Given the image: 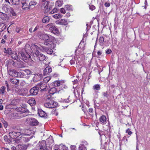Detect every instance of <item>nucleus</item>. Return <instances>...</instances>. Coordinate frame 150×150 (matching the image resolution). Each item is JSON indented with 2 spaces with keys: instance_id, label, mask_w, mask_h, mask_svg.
Returning <instances> with one entry per match:
<instances>
[{
  "instance_id": "59",
  "label": "nucleus",
  "mask_w": 150,
  "mask_h": 150,
  "mask_svg": "<svg viewBox=\"0 0 150 150\" xmlns=\"http://www.w3.org/2000/svg\"><path fill=\"white\" fill-rule=\"evenodd\" d=\"M112 52V51L111 50L108 49L106 51V53L107 54H109Z\"/></svg>"
},
{
  "instance_id": "37",
  "label": "nucleus",
  "mask_w": 150,
  "mask_h": 150,
  "mask_svg": "<svg viewBox=\"0 0 150 150\" xmlns=\"http://www.w3.org/2000/svg\"><path fill=\"white\" fill-rule=\"evenodd\" d=\"M65 7L68 10L72 11L73 10V7L71 5H67L65 6Z\"/></svg>"
},
{
  "instance_id": "36",
  "label": "nucleus",
  "mask_w": 150,
  "mask_h": 150,
  "mask_svg": "<svg viewBox=\"0 0 150 150\" xmlns=\"http://www.w3.org/2000/svg\"><path fill=\"white\" fill-rule=\"evenodd\" d=\"M44 44L46 45H48V44H51L52 43V41H50L49 39H47L44 42Z\"/></svg>"
},
{
  "instance_id": "44",
  "label": "nucleus",
  "mask_w": 150,
  "mask_h": 150,
  "mask_svg": "<svg viewBox=\"0 0 150 150\" xmlns=\"http://www.w3.org/2000/svg\"><path fill=\"white\" fill-rule=\"evenodd\" d=\"M5 89V87L3 86L1 87L0 90V93L3 94L4 93V91Z\"/></svg>"
},
{
  "instance_id": "33",
  "label": "nucleus",
  "mask_w": 150,
  "mask_h": 150,
  "mask_svg": "<svg viewBox=\"0 0 150 150\" xmlns=\"http://www.w3.org/2000/svg\"><path fill=\"white\" fill-rule=\"evenodd\" d=\"M4 138L5 141L7 143L10 144L11 142V141L8 138V137L7 136H4Z\"/></svg>"
},
{
  "instance_id": "18",
  "label": "nucleus",
  "mask_w": 150,
  "mask_h": 150,
  "mask_svg": "<svg viewBox=\"0 0 150 150\" xmlns=\"http://www.w3.org/2000/svg\"><path fill=\"white\" fill-rule=\"evenodd\" d=\"M28 103L29 104L33 106L36 104V102L34 98H33L28 100Z\"/></svg>"
},
{
  "instance_id": "24",
  "label": "nucleus",
  "mask_w": 150,
  "mask_h": 150,
  "mask_svg": "<svg viewBox=\"0 0 150 150\" xmlns=\"http://www.w3.org/2000/svg\"><path fill=\"white\" fill-rule=\"evenodd\" d=\"M18 93L20 95L24 96L25 95V90L23 88L18 89Z\"/></svg>"
},
{
  "instance_id": "16",
  "label": "nucleus",
  "mask_w": 150,
  "mask_h": 150,
  "mask_svg": "<svg viewBox=\"0 0 150 150\" xmlns=\"http://www.w3.org/2000/svg\"><path fill=\"white\" fill-rule=\"evenodd\" d=\"M10 81L12 83L16 85H18L19 83V81L15 78H12L10 79Z\"/></svg>"
},
{
  "instance_id": "52",
  "label": "nucleus",
  "mask_w": 150,
  "mask_h": 150,
  "mask_svg": "<svg viewBox=\"0 0 150 150\" xmlns=\"http://www.w3.org/2000/svg\"><path fill=\"white\" fill-rule=\"evenodd\" d=\"M96 8L93 5H91L89 6V8L91 10H93L95 9Z\"/></svg>"
},
{
  "instance_id": "29",
  "label": "nucleus",
  "mask_w": 150,
  "mask_h": 150,
  "mask_svg": "<svg viewBox=\"0 0 150 150\" xmlns=\"http://www.w3.org/2000/svg\"><path fill=\"white\" fill-rule=\"evenodd\" d=\"M6 26L5 24L2 23L0 25V30H1V31H3L6 29Z\"/></svg>"
},
{
  "instance_id": "19",
  "label": "nucleus",
  "mask_w": 150,
  "mask_h": 150,
  "mask_svg": "<svg viewBox=\"0 0 150 150\" xmlns=\"http://www.w3.org/2000/svg\"><path fill=\"white\" fill-rule=\"evenodd\" d=\"M50 108H55L57 105V103L53 100H50Z\"/></svg>"
},
{
  "instance_id": "10",
  "label": "nucleus",
  "mask_w": 150,
  "mask_h": 150,
  "mask_svg": "<svg viewBox=\"0 0 150 150\" xmlns=\"http://www.w3.org/2000/svg\"><path fill=\"white\" fill-rule=\"evenodd\" d=\"M37 54L40 61H42L44 60H46L47 59V57H46L44 55L40 52L39 51H37Z\"/></svg>"
},
{
  "instance_id": "62",
  "label": "nucleus",
  "mask_w": 150,
  "mask_h": 150,
  "mask_svg": "<svg viewBox=\"0 0 150 150\" xmlns=\"http://www.w3.org/2000/svg\"><path fill=\"white\" fill-rule=\"evenodd\" d=\"M89 112H93V109L92 108H90L89 109Z\"/></svg>"
},
{
  "instance_id": "23",
  "label": "nucleus",
  "mask_w": 150,
  "mask_h": 150,
  "mask_svg": "<svg viewBox=\"0 0 150 150\" xmlns=\"http://www.w3.org/2000/svg\"><path fill=\"white\" fill-rule=\"evenodd\" d=\"M56 92L57 89L55 87L51 88L49 91V93L52 95H53Z\"/></svg>"
},
{
  "instance_id": "2",
  "label": "nucleus",
  "mask_w": 150,
  "mask_h": 150,
  "mask_svg": "<svg viewBox=\"0 0 150 150\" xmlns=\"http://www.w3.org/2000/svg\"><path fill=\"white\" fill-rule=\"evenodd\" d=\"M19 57L25 62H26L28 59L30 58V56L26 52H24L23 50L18 53Z\"/></svg>"
},
{
  "instance_id": "51",
  "label": "nucleus",
  "mask_w": 150,
  "mask_h": 150,
  "mask_svg": "<svg viewBox=\"0 0 150 150\" xmlns=\"http://www.w3.org/2000/svg\"><path fill=\"white\" fill-rule=\"evenodd\" d=\"M50 94H49L46 96L45 98L46 99L50 100L51 99V96Z\"/></svg>"
},
{
  "instance_id": "58",
  "label": "nucleus",
  "mask_w": 150,
  "mask_h": 150,
  "mask_svg": "<svg viewBox=\"0 0 150 150\" xmlns=\"http://www.w3.org/2000/svg\"><path fill=\"white\" fill-rule=\"evenodd\" d=\"M104 5L105 6L107 7H109L110 6V3L107 2H105V3Z\"/></svg>"
},
{
  "instance_id": "35",
  "label": "nucleus",
  "mask_w": 150,
  "mask_h": 150,
  "mask_svg": "<svg viewBox=\"0 0 150 150\" xmlns=\"http://www.w3.org/2000/svg\"><path fill=\"white\" fill-rule=\"evenodd\" d=\"M93 89L94 90H99L100 89V85L98 84L95 85L93 86Z\"/></svg>"
},
{
  "instance_id": "45",
  "label": "nucleus",
  "mask_w": 150,
  "mask_h": 150,
  "mask_svg": "<svg viewBox=\"0 0 150 150\" xmlns=\"http://www.w3.org/2000/svg\"><path fill=\"white\" fill-rule=\"evenodd\" d=\"M18 149L19 150H25V147L21 145H19L18 146Z\"/></svg>"
},
{
  "instance_id": "56",
  "label": "nucleus",
  "mask_w": 150,
  "mask_h": 150,
  "mask_svg": "<svg viewBox=\"0 0 150 150\" xmlns=\"http://www.w3.org/2000/svg\"><path fill=\"white\" fill-rule=\"evenodd\" d=\"M62 147L63 149L62 150H68V148L67 147L63 145Z\"/></svg>"
},
{
  "instance_id": "47",
  "label": "nucleus",
  "mask_w": 150,
  "mask_h": 150,
  "mask_svg": "<svg viewBox=\"0 0 150 150\" xmlns=\"http://www.w3.org/2000/svg\"><path fill=\"white\" fill-rule=\"evenodd\" d=\"M4 124V127L6 128L7 127L8 125V124L7 122L4 120V119H3L2 120Z\"/></svg>"
},
{
  "instance_id": "1",
  "label": "nucleus",
  "mask_w": 150,
  "mask_h": 150,
  "mask_svg": "<svg viewBox=\"0 0 150 150\" xmlns=\"http://www.w3.org/2000/svg\"><path fill=\"white\" fill-rule=\"evenodd\" d=\"M21 135V133L20 132H11L9 133V136L11 138L16 139L15 141L16 143H19L21 142L20 139H16Z\"/></svg>"
},
{
  "instance_id": "25",
  "label": "nucleus",
  "mask_w": 150,
  "mask_h": 150,
  "mask_svg": "<svg viewBox=\"0 0 150 150\" xmlns=\"http://www.w3.org/2000/svg\"><path fill=\"white\" fill-rule=\"evenodd\" d=\"M63 83L62 81H55L53 83L54 86L56 87L59 86Z\"/></svg>"
},
{
  "instance_id": "6",
  "label": "nucleus",
  "mask_w": 150,
  "mask_h": 150,
  "mask_svg": "<svg viewBox=\"0 0 150 150\" xmlns=\"http://www.w3.org/2000/svg\"><path fill=\"white\" fill-rule=\"evenodd\" d=\"M26 122L29 125L36 126L38 124V122L36 119L34 118H28L26 120Z\"/></svg>"
},
{
  "instance_id": "32",
  "label": "nucleus",
  "mask_w": 150,
  "mask_h": 150,
  "mask_svg": "<svg viewBox=\"0 0 150 150\" xmlns=\"http://www.w3.org/2000/svg\"><path fill=\"white\" fill-rule=\"evenodd\" d=\"M29 1L30 3H29V5H30V7L36 4L37 2L35 0H29Z\"/></svg>"
},
{
  "instance_id": "26",
  "label": "nucleus",
  "mask_w": 150,
  "mask_h": 150,
  "mask_svg": "<svg viewBox=\"0 0 150 150\" xmlns=\"http://www.w3.org/2000/svg\"><path fill=\"white\" fill-rule=\"evenodd\" d=\"M4 53H6L7 54H11L12 52V50L11 48H8L6 49V48H4Z\"/></svg>"
},
{
  "instance_id": "43",
  "label": "nucleus",
  "mask_w": 150,
  "mask_h": 150,
  "mask_svg": "<svg viewBox=\"0 0 150 150\" xmlns=\"http://www.w3.org/2000/svg\"><path fill=\"white\" fill-rule=\"evenodd\" d=\"M50 101L49 102H47V103H45L44 104V106L46 108H50Z\"/></svg>"
},
{
  "instance_id": "13",
  "label": "nucleus",
  "mask_w": 150,
  "mask_h": 150,
  "mask_svg": "<svg viewBox=\"0 0 150 150\" xmlns=\"http://www.w3.org/2000/svg\"><path fill=\"white\" fill-rule=\"evenodd\" d=\"M11 7L6 4H3L2 5V9L6 13H7Z\"/></svg>"
},
{
  "instance_id": "55",
  "label": "nucleus",
  "mask_w": 150,
  "mask_h": 150,
  "mask_svg": "<svg viewBox=\"0 0 150 150\" xmlns=\"http://www.w3.org/2000/svg\"><path fill=\"white\" fill-rule=\"evenodd\" d=\"M39 28V26L38 25H37L35 28L33 30V32H35V31L37 30Z\"/></svg>"
},
{
  "instance_id": "49",
  "label": "nucleus",
  "mask_w": 150,
  "mask_h": 150,
  "mask_svg": "<svg viewBox=\"0 0 150 150\" xmlns=\"http://www.w3.org/2000/svg\"><path fill=\"white\" fill-rule=\"evenodd\" d=\"M99 41L100 45H101L103 44V42L104 41V38H99Z\"/></svg>"
},
{
  "instance_id": "57",
  "label": "nucleus",
  "mask_w": 150,
  "mask_h": 150,
  "mask_svg": "<svg viewBox=\"0 0 150 150\" xmlns=\"http://www.w3.org/2000/svg\"><path fill=\"white\" fill-rule=\"evenodd\" d=\"M108 95V92H103V95L104 97H107Z\"/></svg>"
},
{
  "instance_id": "4",
  "label": "nucleus",
  "mask_w": 150,
  "mask_h": 150,
  "mask_svg": "<svg viewBox=\"0 0 150 150\" xmlns=\"http://www.w3.org/2000/svg\"><path fill=\"white\" fill-rule=\"evenodd\" d=\"M37 86L38 87H39L41 91H47L49 87V86L47 85V84L46 83L45 81H44V80L38 83Z\"/></svg>"
},
{
  "instance_id": "21",
  "label": "nucleus",
  "mask_w": 150,
  "mask_h": 150,
  "mask_svg": "<svg viewBox=\"0 0 150 150\" xmlns=\"http://www.w3.org/2000/svg\"><path fill=\"white\" fill-rule=\"evenodd\" d=\"M11 54V57L13 59L18 60V56L17 53L16 52L14 51L12 52Z\"/></svg>"
},
{
  "instance_id": "40",
  "label": "nucleus",
  "mask_w": 150,
  "mask_h": 150,
  "mask_svg": "<svg viewBox=\"0 0 150 150\" xmlns=\"http://www.w3.org/2000/svg\"><path fill=\"white\" fill-rule=\"evenodd\" d=\"M31 48L29 44H26L25 46V51L27 52V51H28L30 50Z\"/></svg>"
},
{
  "instance_id": "14",
  "label": "nucleus",
  "mask_w": 150,
  "mask_h": 150,
  "mask_svg": "<svg viewBox=\"0 0 150 150\" xmlns=\"http://www.w3.org/2000/svg\"><path fill=\"white\" fill-rule=\"evenodd\" d=\"M42 78V75L40 74H38L35 75L33 77V79L34 81H37L40 80Z\"/></svg>"
},
{
  "instance_id": "63",
  "label": "nucleus",
  "mask_w": 150,
  "mask_h": 150,
  "mask_svg": "<svg viewBox=\"0 0 150 150\" xmlns=\"http://www.w3.org/2000/svg\"><path fill=\"white\" fill-rule=\"evenodd\" d=\"M33 28L32 27V28H30L29 29V31H30V32L31 33H32L33 32V30H33Z\"/></svg>"
},
{
  "instance_id": "53",
  "label": "nucleus",
  "mask_w": 150,
  "mask_h": 150,
  "mask_svg": "<svg viewBox=\"0 0 150 150\" xmlns=\"http://www.w3.org/2000/svg\"><path fill=\"white\" fill-rule=\"evenodd\" d=\"M25 72L27 75H30L31 74V71L29 69H27L25 70Z\"/></svg>"
},
{
  "instance_id": "5",
  "label": "nucleus",
  "mask_w": 150,
  "mask_h": 150,
  "mask_svg": "<svg viewBox=\"0 0 150 150\" xmlns=\"http://www.w3.org/2000/svg\"><path fill=\"white\" fill-rule=\"evenodd\" d=\"M9 75L13 77H20L21 76L22 73L20 72H17L16 70L11 69L8 71Z\"/></svg>"
},
{
  "instance_id": "3",
  "label": "nucleus",
  "mask_w": 150,
  "mask_h": 150,
  "mask_svg": "<svg viewBox=\"0 0 150 150\" xmlns=\"http://www.w3.org/2000/svg\"><path fill=\"white\" fill-rule=\"evenodd\" d=\"M40 150H52V147L49 146H47L45 141H42L39 142Z\"/></svg>"
},
{
  "instance_id": "27",
  "label": "nucleus",
  "mask_w": 150,
  "mask_h": 150,
  "mask_svg": "<svg viewBox=\"0 0 150 150\" xmlns=\"http://www.w3.org/2000/svg\"><path fill=\"white\" fill-rule=\"evenodd\" d=\"M9 10L8 13L9 14L10 16H11V15H12V16H13L16 15V13L14 12L13 9L11 7Z\"/></svg>"
},
{
  "instance_id": "15",
  "label": "nucleus",
  "mask_w": 150,
  "mask_h": 150,
  "mask_svg": "<svg viewBox=\"0 0 150 150\" xmlns=\"http://www.w3.org/2000/svg\"><path fill=\"white\" fill-rule=\"evenodd\" d=\"M50 30L52 33L55 34H57L59 33L58 30L55 25L53 28L52 27Z\"/></svg>"
},
{
  "instance_id": "28",
  "label": "nucleus",
  "mask_w": 150,
  "mask_h": 150,
  "mask_svg": "<svg viewBox=\"0 0 150 150\" xmlns=\"http://www.w3.org/2000/svg\"><path fill=\"white\" fill-rule=\"evenodd\" d=\"M63 3V1L62 0H59L57 1L55 3L56 6H57L60 7L62 6Z\"/></svg>"
},
{
  "instance_id": "50",
  "label": "nucleus",
  "mask_w": 150,
  "mask_h": 150,
  "mask_svg": "<svg viewBox=\"0 0 150 150\" xmlns=\"http://www.w3.org/2000/svg\"><path fill=\"white\" fill-rule=\"evenodd\" d=\"M54 25L52 23H50L49 24L47 25V26L49 27L50 30V29L52 27L53 28Z\"/></svg>"
},
{
  "instance_id": "46",
  "label": "nucleus",
  "mask_w": 150,
  "mask_h": 150,
  "mask_svg": "<svg viewBox=\"0 0 150 150\" xmlns=\"http://www.w3.org/2000/svg\"><path fill=\"white\" fill-rule=\"evenodd\" d=\"M57 8H53L52 10L50 12V13L51 14H52L55 13H56L57 11Z\"/></svg>"
},
{
  "instance_id": "34",
  "label": "nucleus",
  "mask_w": 150,
  "mask_h": 150,
  "mask_svg": "<svg viewBox=\"0 0 150 150\" xmlns=\"http://www.w3.org/2000/svg\"><path fill=\"white\" fill-rule=\"evenodd\" d=\"M11 1L14 5H18L20 2V0H11Z\"/></svg>"
},
{
  "instance_id": "48",
  "label": "nucleus",
  "mask_w": 150,
  "mask_h": 150,
  "mask_svg": "<svg viewBox=\"0 0 150 150\" xmlns=\"http://www.w3.org/2000/svg\"><path fill=\"white\" fill-rule=\"evenodd\" d=\"M62 101H63V102L64 103H69L70 102V100L69 98L62 99Z\"/></svg>"
},
{
  "instance_id": "7",
  "label": "nucleus",
  "mask_w": 150,
  "mask_h": 150,
  "mask_svg": "<svg viewBox=\"0 0 150 150\" xmlns=\"http://www.w3.org/2000/svg\"><path fill=\"white\" fill-rule=\"evenodd\" d=\"M49 1H45V2L42 4V8H44L45 9L44 12L45 13H47L50 10L49 8Z\"/></svg>"
},
{
  "instance_id": "61",
  "label": "nucleus",
  "mask_w": 150,
  "mask_h": 150,
  "mask_svg": "<svg viewBox=\"0 0 150 150\" xmlns=\"http://www.w3.org/2000/svg\"><path fill=\"white\" fill-rule=\"evenodd\" d=\"M70 63L72 65L75 63V61L74 60L71 59L70 61Z\"/></svg>"
},
{
  "instance_id": "12",
  "label": "nucleus",
  "mask_w": 150,
  "mask_h": 150,
  "mask_svg": "<svg viewBox=\"0 0 150 150\" xmlns=\"http://www.w3.org/2000/svg\"><path fill=\"white\" fill-rule=\"evenodd\" d=\"M52 70L50 67H46L43 70V73L44 75H47L52 72Z\"/></svg>"
},
{
  "instance_id": "22",
  "label": "nucleus",
  "mask_w": 150,
  "mask_h": 150,
  "mask_svg": "<svg viewBox=\"0 0 150 150\" xmlns=\"http://www.w3.org/2000/svg\"><path fill=\"white\" fill-rule=\"evenodd\" d=\"M30 139L31 137H23L21 138L20 140H21V142H28L30 140Z\"/></svg>"
},
{
  "instance_id": "64",
  "label": "nucleus",
  "mask_w": 150,
  "mask_h": 150,
  "mask_svg": "<svg viewBox=\"0 0 150 150\" xmlns=\"http://www.w3.org/2000/svg\"><path fill=\"white\" fill-rule=\"evenodd\" d=\"M102 52L101 51H98L97 52V54L98 56L101 55L102 54Z\"/></svg>"
},
{
  "instance_id": "8",
  "label": "nucleus",
  "mask_w": 150,
  "mask_h": 150,
  "mask_svg": "<svg viewBox=\"0 0 150 150\" xmlns=\"http://www.w3.org/2000/svg\"><path fill=\"white\" fill-rule=\"evenodd\" d=\"M29 1V0H21L22 8L25 9L26 8L28 9L30 8V6L29 5L30 3Z\"/></svg>"
},
{
  "instance_id": "42",
  "label": "nucleus",
  "mask_w": 150,
  "mask_h": 150,
  "mask_svg": "<svg viewBox=\"0 0 150 150\" xmlns=\"http://www.w3.org/2000/svg\"><path fill=\"white\" fill-rule=\"evenodd\" d=\"M60 23H61V24L66 25L67 23V21L66 20L64 19H62L60 21Z\"/></svg>"
},
{
  "instance_id": "17",
  "label": "nucleus",
  "mask_w": 150,
  "mask_h": 150,
  "mask_svg": "<svg viewBox=\"0 0 150 150\" xmlns=\"http://www.w3.org/2000/svg\"><path fill=\"white\" fill-rule=\"evenodd\" d=\"M0 16L2 20H6L8 18V16L6 14L1 12H0Z\"/></svg>"
},
{
  "instance_id": "54",
  "label": "nucleus",
  "mask_w": 150,
  "mask_h": 150,
  "mask_svg": "<svg viewBox=\"0 0 150 150\" xmlns=\"http://www.w3.org/2000/svg\"><path fill=\"white\" fill-rule=\"evenodd\" d=\"M60 12L63 14H65L66 13L65 10L63 8H62L61 9Z\"/></svg>"
},
{
  "instance_id": "11",
  "label": "nucleus",
  "mask_w": 150,
  "mask_h": 150,
  "mask_svg": "<svg viewBox=\"0 0 150 150\" xmlns=\"http://www.w3.org/2000/svg\"><path fill=\"white\" fill-rule=\"evenodd\" d=\"M18 110L21 112L29 113V111L26 108V106L25 105H23L21 107H19Z\"/></svg>"
},
{
  "instance_id": "31",
  "label": "nucleus",
  "mask_w": 150,
  "mask_h": 150,
  "mask_svg": "<svg viewBox=\"0 0 150 150\" xmlns=\"http://www.w3.org/2000/svg\"><path fill=\"white\" fill-rule=\"evenodd\" d=\"M50 20L49 17L48 16H45L44 17L42 20V22L43 23H47L49 22Z\"/></svg>"
},
{
  "instance_id": "20",
  "label": "nucleus",
  "mask_w": 150,
  "mask_h": 150,
  "mask_svg": "<svg viewBox=\"0 0 150 150\" xmlns=\"http://www.w3.org/2000/svg\"><path fill=\"white\" fill-rule=\"evenodd\" d=\"M38 113L39 115L42 117H46L47 116V114L42 110H40L38 111Z\"/></svg>"
},
{
  "instance_id": "39",
  "label": "nucleus",
  "mask_w": 150,
  "mask_h": 150,
  "mask_svg": "<svg viewBox=\"0 0 150 150\" xmlns=\"http://www.w3.org/2000/svg\"><path fill=\"white\" fill-rule=\"evenodd\" d=\"M32 47H33L36 50V54H37V51H38V50H39L40 49V47L38 46L37 45L35 44L33 45H32Z\"/></svg>"
},
{
  "instance_id": "60",
  "label": "nucleus",
  "mask_w": 150,
  "mask_h": 150,
  "mask_svg": "<svg viewBox=\"0 0 150 150\" xmlns=\"http://www.w3.org/2000/svg\"><path fill=\"white\" fill-rule=\"evenodd\" d=\"M137 146H136V148H137V149H138V137L137 136Z\"/></svg>"
},
{
  "instance_id": "9",
  "label": "nucleus",
  "mask_w": 150,
  "mask_h": 150,
  "mask_svg": "<svg viewBox=\"0 0 150 150\" xmlns=\"http://www.w3.org/2000/svg\"><path fill=\"white\" fill-rule=\"evenodd\" d=\"M39 88L38 87H33L30 90V92L32 96H36L38 93Z\"/></svg>"
},
{
  "instance_id": "41",
  "label": "nucleus",
  "mask_w": 150,
  "mask_h": 150,
  "mask_svg": "<svg viewBox=\"0 0 150 150\" xmlns=\"http://www.w3.org/2000/svg\"><path fill=\"white\" fill-rule=\"evenodd\" d=\"M46 51L47 54H52L53 52V51L51 49L48 48L46 49Z\"/></svg>"
},
{
  "instance_id": "38",
  "label": "nucleus",
  "mask_w": 150,
  "mask_h": 150,
  "mask_svg": "<svg viewBox=\"0 0 150 150\" xmlns=\"http://www.w3.org/2000/svg\"><path fill=\"white\" fill-rule=\"evenodd\" d=\"M53 17L55 19H59L61 18L62 16L60 14L57 13L54 15Z\"/></svg>"
},
{
  "instance_id": "30",
  "label": "nucleus",
  "mask_w": 150,
  "mask_h": 150,
  "mask_svg": "<svg viewBox=\"0 0 150 150\" xmlns=\"http://www.w3.org/2000/svg\"><path fill=\"white\" fill-rule=\"evenodd\" d=\"M99 120L100 122L102 123L105 122L106 120V117L104 115H102L100 118Z\"/></svg>"
}]
</instances>
